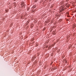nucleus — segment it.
I'll use <instances>...</instances> for the list:
<instances>
[{
	"instance_id": "obj_4",
	"label": "nucleus",
	"mask_w": 76,
	"mask_h": 76,
	"mask_svg": "<svg viewBox=\"0 0 76 76\" xmlns=\"http://www.w3.org/2000/svg\"><path fill=\"white\" fill-rule=\"evenodd\" d=\"M67 17H69V13H68L67 14Z\"/></svg>"
},
{
	"instance_id": "obj_3",
	"label": "nucleus",
	"mask_w": 76,
	"mask_h": 76,
	"mask_svg": "<svg viewBox=\"0 0 76 76\" xmlns=\"http://www.w3.org/2000/svg\"><path fill=\"white\" fill-rule=\"evenodd\" d=\"M5 12H8V10H5Z\"/></svg>"
},
{
	"instance_id": "obj_1",
	"label": "nucleus",
	"mask_w": 76,
	"mask_h": 76,
	"mask_svg": "<svg viewBox=\"0 0 76 76\" xmlns=\"http://www.w3.org/2000/svg\"><path fill=\"white\" fill-rule=\"evenodd\" d=\"M25 4H23L22 5V8H23H23H24L25 7Z\"/></svg>"
},
{
	"instance_id": "obj_2",
	"label": "nucleus",
	"mask_w": 76,
	"mask_h": 76,
	"mask_svg": "<svg viewBox=\"0 0 76 76\" xmlns=\"http://www.w3.org/2000/svg\"><path fill=\"white\" fill-rule=\"evenodd\" d=\"M52 34L53 35H56V32L54 31H53Z\"/></svg>"
},
{
	"instance_id": "obj_7",
	"label": "nucleus",
	"mask_w": 76,
	"mask_h": 76,
	"mask_svg": "<svg viewBox=\"0 0 76 76\" xmlns=\"http://www.w3.org/2000/svg\"><path fill=\"white\" fill-rule=\"evenodd\" d=\"M33 10V12H34V10Z\"/></svg>"
},
{
	"instance_id": "obj_5",
	"label": "nucleus",
	"mask_w": 76,
	"mask_h": 76,
	"mask_svg": "<svg viewBox=\"0 0 76 76\" xmlns=\"http://www.w3.org/2000/svg\"><path fill=\"white\" fill-rule=\"evenodd\" d=\"M63 11L62 10H60L59 11V12H61Z\"/></svg>"
},
{
	"instance_id": "obj_6",
	"label": "nucleus",
	"mask_w": 76,
	"mask_h": 76,
	"mask_svg": "<svg viewBox=\"0 0 76 76\" xmlns=\"http://www.w3.org/2000/svg\"><path fill=\"white\" fill-rule=\"evenodd\" d=\"M74 12H76V10Z\"/></svg>"
}]
</instances>
